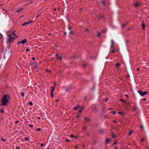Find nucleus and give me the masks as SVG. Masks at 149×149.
Returning a JSON list of instances; mask_svg holds the SVG:
<instances>
[{"label": "nucleus", "instance_id": "obj_1", "mask_svg": "<svg viewBox=\"0 0 149 149\" xmlns=\"http://www.w3.org/2000/svg\"><path fill=\"white\" fill-rule=\"evenodd\" d=\"M8 95L7 94H5L3 95V98L1 100L2 102L1 104V105H3L4 106H6L7 105V104L8 101Z\"/></svg>", "mask_w": 149, "mask_h": 149}, {"label": "nucleus", "instance_id": "obj_2", "mask_svg": "<svg viewBox=\"0 0 149 149\" xmlns=\"http://www.w3.org/2000/svg\"><path fill=\"white\" fill-rule=\"evenodd\" d=\"M8 41L9 43L12 42L15 38H17L12 36V35L11 34H8Z\"/></svg>", "mask_w": 149, "mask_h": 149}, {"label": "nucleus", "instance_id": "obj_3", "mask_svg": "<svg viewBox=\"0 0 149 149\" xmlns=\"http://www.w3.org/2000/svg\"><path fill=\"white\" fill-rule=\"evenodd\" d=\"M138 93H139L141 96H143L144 95H145L147 94L148 93L146 92V91H144L143 92L142 91H138Z\"/></svg>", "mask_w": 149, "mask_h": 149}, {"label": "nucleus", "instance_id": "obj_4", "mask_svg": "<svg viewBox=\"0 0 149 149\" xmlns=\"http://www.w3.org/2000/svg\"><path fill=\"white\" fill-rule=\"evenodd\" d=\"M32 22V21H31V20H29L27 22H25L23 24H22V25L24 26L26 25L27 24H30Z\"/></svg>", "mask_w": 149, "mask_h": 149}, {"label": "nucleus", "instance_id": "obj_5", "mask_svg": "<svg viewBox=\"0 0 149 149\" xmlns=\"http://www.w3.org/2000/svg\"><path fill=\"white\" fill-rule=\"evenodd\" d=\"M26 42V40L25 39H24L23 40L21 41H19L17 42V44H18L20 43H22L23 44H25Z\"/></svg>", "mask_w": 149, "mask_h": 149}, {"label": "nucleus", "instance_id": "obj_6", "mask_svg": "<svg viewBox=\"0 0 149 149\" xmlns=\"http://www.w3.org/2000/svg\"><path fill=\"white\" fill-rule=\"evenodd\" d=\"M141 5L140 3L139 2H137L136 3L134 4L133 6L135 7H136L140 6Z\"/></svg>", "mask_w": 149, "mask_h": 149}, {"label": "nucleus", "instance_id": "obj_7", "mask_svg": "<svg viewBox=\"0 0 149 149\" xmlns=\"http://www.w3.org/2000/svg\"><path fill=\"white\" fill-rule=\"evenodd\" d=\"M142 27L143 30H144L146 28V25L145 24L143 23V21L142 22Z\"/></svg>", "mask_w": 149, "mask_h": 149}, {"label": "nucleus", "instance_id": "obj_8", "mask_svg": "<svg viewBox=\"0 0 149 149\" xmlns=\"http://www.w3.org/2000/svg\"><path fill=\"white\" fill-rule=\"evenodd\" d=\"M56 56L60 60V61L62 60V58L61 56L59 54H57L56 55Z\"/></svg>", "mask_w": 149, "mask_h": 149}, {"label": "nucleus", "instance_id": "obj_9", "mask_svg": "<svg viewBox=\"0 0 149 149\" xmlns=\"http://www.w3.org/2000/svg\"><path fill=\"white\" fill-rule=\"evenodd\" d=\"M111 141V139L109 138H107L106 140V143L107 144L110 142Z\"/></svg>", "mask_w": 149, "mask_h": 149}, {"label": "nucleus", "instance_id": "obj_10", "mask_svg": "<svg viewBox=\"0 0 149 149\" xmlns=\"http://www.w3.org/2000/svg\"><path fill=\"white\" fill-rule=\"evenodd\" d=\"M80 108V109L78 111L79 113H81V112L84 109V108L82 107H81Z\"/></svg>", "mask_w": 149, "mask_h": 149}, {"label": "nucleus", "instance_id": "obj_11", "mask_svg": "<svg viewBox=\"0 0 149 149\" xmlns=\"http://www.w3.org/2000/svg\"><path fill=\"white\" fill-rule=\"evenodd\" d=\"M12 36L15 37L16 38H17L18 37V36L17 35H16L15 34V33H14V32H13L12 33Z\"/></svg>", "mask_w": 149, "mask_h": 149}, {"label": "nucleus", "instance_id": "obj_12", "mask_svg": "<svg viewBox=\"0 0 149 149\" xmlns=\"http://www.w3.org/2000/svg\"><path fill=\"white\" fill-rule=\"evenodd\" d=\"M51 92L53 93L54 89V87H51Z\"/></svg>", "mask_w": 149, "mask_h": 149}, {"label": "nucleus", "instance_id": "obj_13", "mask_svg": "<svg viewBox=\"0 0 149 149\" xmlns=\"http://www.w3.org/2000/svg\"><path fill=\"white\" fill-rule=\"evenodd\" d=\"M121 64L120 63H117L115 65L116 67H118Z\"/></svg>", "mask_w": 149, "mask_h": 149}, {"label": "nucleus", "instance_id": "obj_14", "mask_svg": "<svg viewBox=\"0 0 149 149\" xmlns=\"http://www.w3.org/2000/svg\"><path fill=\"white\" fill-rule=\"evenodd\" d=\"M84 120L86 121H87V122H88V121H90V119H89V118H88V117H85L84 118Z\"/></svg>", "mask_w": 149, "mask_h": 149}, {"label": "nucleus", "instance_id": "obj_15", "mask_svg": "<svg viewBox=\"0 0 149 149\" xmlns=\"http://www.w3.org/2000/svg\"><path fill=\"white\" fill-rule=\"evenodd\" d=\"M132 132H133L132 130H131L130 131L129 133V134H128L130 136L131 135V134H132Z\"/></svg>", "mask_w": 149, "mask_h": 149}, {"label": "nucleus", "instance_id": "obj_16", "mask_svg": "<svg viewBox=\"0 0 149 149\" xmlns=\"http://www.w3.org/2000/svg\"><path fill=\"white\" fill-rule=\"evenodd\" d=\"M41 130V129L40 128H39L38 129H36L35 130V131L36 132H38L40 131Z\"/></svg>", "mask_w": 149, "mask_h": 149}, {"label": "nucleus", "instance_id": "obj_17", "mask_svg": "<svg viewBox=\"0 0 149 149\" xmlns=\"http://www.w3.org/2000/svg\"><path fill=\"white\" fill-rule=\"evenodd\" d=\"M111 113L112 114H114L116 113V112L115 111H112L111 112Z\"/></svg>", "mask_w": 149, "mask_h": 149}, {"label": "nucleus", "instance_id": "obj_18", "mask_svg": "<svg viewBox=\"0 0 149 149\" xmlns=\"http://www.w3.org/2000/svg\"><path fill=\"white\" fill-rule=\"evenodd\" d=\"M114 41H113V40H111V45H112V46H113V45H114Z\"/></svg>", "mask_w": 149, "mask_h": 149}, {"label": "nucleus", "instance_id": "obj_19", "mask_svg": "<svg viewBox=\"0 0 149 149\" xmlns=\"http://www.w3.org/2000/svg\"><path fill=\"white\" fill-rule=\"evenodd\" d=\"M78 107H79L78 106H77L76 107H74L73 109L74 110H76L77 109V108H78Z\"/></svg>", "mask_w": 149, "mask_h": 149}, {"label": "nucleus", "instance_id": "obj_20", "mask_svg": "<svg viewBox=\"0 0 149 149\" xmlns=\"http://www.w3.org/2000/svg\"><path fill=\"white\" fill-rule=\"evenodd\" d=\"M45 71L48 73H50L51 72L50 70H48L47 69L45 70Z\"/></svg>", "mask_w": 149, "mask_h": 149}, {"label": "nucleus", "instance_id": "obj_21", "mask_svg": "<svg viewBox=\"0 0 149 149\" xmlns=\"http://www.w3.org/2000/svg\"><path fill=\"white\" fill-rule=\"evenodd\" d=\"M70 137H75V138H77V137L76 136H74L72 134H70Z\"/></svg>", "mask_w": 149, "mask_h": 149}, {"label": "nucleus", "instance_id": "obj_22", "mask_svg": "<svg viewBox=\"0 0 149 149\" xmlns=\"http://www.w3.org/2000/svg\"><path fill=\"white\" fill-rule=\"evenodd\" d=\"M24 139L26 141H28L29 140V139L27 137H25Z\"/></svg>", "mask_w": 149, "mask_h": 149}, {"label": "nucleus", "instance_id": "obj_23", "mask_svg": "<svg viewBox=\"0 0 149 149\" xmlns=\"http://www.w3.org/2000/svg\"><path fill=\"white\" fill-rule=\"evenodd\" d=\"M101 3H102V5L103 6H105V4H104V2L103 1H101Z\"/></svg>", "mask_w": 149, "mask_h": 149}, {"label": "nucleus", "instance_id": "obj_24", "mask_svg": "<svg viewBox=\"0 0 149 149\" xmlns=\"http://www.w3.org/2000/svg\"><path fill=\"white\" fill-rule=\"evenodd\" d=\"M51 96L52 97H54L53 93L51 92Z\"/></svg>", "mask_w": 149, "mask_h": 149}, {"label": "nucleus", "instance_id": "obj_25", "mask_svg": "<svg viewBox=\"0 0 149 149\" xmlns=\"http://www.w3.org/2000/svg\"><path fill=\"white\" fill-rule=\"evenodd\" d=\"M29 104L31 106H32L33 105V104L32 102H29Z\"/></svg>", "mask_w": 149, "mask_h": 149}, {"label": "nucleus", "instance_id": "obj_26", "mask_svg": "<svg viewBox=\"0 0 149 149\" xmlns=\"http://www.w3.org/2000/svg\"><path fill=\"white\" fill-rule=\"evenodd\" d=\"M118 114H120L122 116H123V113L122 112H118Z\"/></svg>", "mask_w": 149, "mask_h": 149}, {"label": "nucleus", "instance_id": "obj_27", "mask_svg": "<svg viewBox=\"0 0 149 149\" xmlns=\"http://www.w3.org/2000/svg\"><path fill=\"white\" fill-rule=\"evenodd\" d=\"M1 140L3 141H6L5 139L3 138H2L1 139Z\"/></svg>", "mask_w": 149, "mask_h": 149}, {"label": "nucleus", "instance_id": "obj_28", "mask_svg": "<svg viewBox=\"0 0 149 149\" xmlns=\"http://www.w3.org/2000/svg\"><path fill=\"white\" fill-rule=\"evenodd\" d=\"M21 95L22 96V97H24V93L23 92L21 93Z\"/></svg>", "mask_w": 149, "mask_h": 149}, {"label": "nucleus", "instance_id": "obj_29", "mask_svg": "<svg viewBox=\"0 0 149 149\" xmlns=\"http://www.w3.org/2000/svg\"><path fill=\"white\" fill-rule=\"evenodd\" d=\"M34 64H35V65H34V67L36 68H37V65H36V63H35V62H34Z\"/></svg>", "mask_w": 149, "mask_h": 149}, {"label": "nucleus", "instance_id": "obj_30", "mask_svg": "<svg viewBox=\"0 0 149 149\" xmlns=\"http://www.w3.org/2000/svg\"><path fill=\"white\" fill-rule=\"evenodd\" d=\"M69 33L70 34H73V32L72 31H70V32H69Z\"/></svg>", "mask_w": 149, "mask_h": 149}, {"label": "nucleus", "instance_id": "obj_31", "mask_svg": "<svg viewBox=\"0 0 149 149\" xmlns=\"http://www.w3.org/2000/svg\"><path fill=\"white\" fill-rule=\"evenodd\" d=\"M117 143V141H115L113 143L112 146H113L115 144H116Z\"/></svg>", "mask_w": 149, "mask_h": 149}, {"label": "nucleus", "instance_id": "obj_32", "mask_svg": "<svg viewBox=\"0 0 149 149\" xmlns=\"http://www.w3.org/2000/svg\"><path fill=\"white\" fill-rule=\"evenodd\" d=\"M72 27L71 26H70L68 27V29L69 30H70V29H72Z\"/></svg>", "mask_w": 149, "mask_h": 149}, {"label": "nucleus", "instance_id": "obj_33", "mask_svg": "<svg viewBox=\"0 0 149 149\" xmlns=\"http://www.w3.org/2000/svg\"><path fill=\"white\" fill-rule=\"evenodd\" d=\"M2 34L1 33H0V39L1 38H2Z\"/></svg>", "mask_w": 149, "mask_h": 149}, {"label": "nucleus", "instance_id": "obj_34", "mask_svg": "<svg viewBox=\"0 0 149 149\" xmlns=\"http://www.w3.org/2000/svg\"><path fill=\"white\" fill-rule=\"evenodd\" d=\"M29 126L32 127H33V125H31L29 124L28 125Z\"/></svg>", "mask_w": 149, "mask_h": 149}, {"label": "nucleus", "instance_id": "obj_35", "mask_svg": "<svg viewBox=\"0 0 149 149\" xmlns=\"http://www.w3.org/2000/svg\"><path fill=\"white\" fill-rule=\"evenodd\" d=\"M111 48H113L114 49V47L113 45V46H112V45H111Z\"/></svg>", "mask_w": 149, "mask_h": 149}, {"label": "nucleus", "instance_id": "obj_36", "mask_svg": "<svg viewBox=\"0 0 149 149\" xmlns=\"http://www.w3.org/2000/svg\"><path fill=\"white\" fill-rule=\"evenodd\" d=\"M111 52L112 53H114V52H115V51L114 50H114H112L111 51Z\"/></svg>", "mask_w": 149, "mask_h": 149}, {"label": "nucleus", "instance_id": "obj_37", "mask_svg": "<svg viewBox=\"0 0 149 149\" xmlns=\"http://www.w3.org/2000/svg\"><path fill=\"white\" fill-rule=\"evenodd\" d=\"M127 25V24H123V27H125V26L126 25Z\"/></svg>", "mask_w": 149, "mask_h": 149}, {"label": "nucleus", "instance_id": "obj_38", "mask_svg": "<svg viewBox=\"0 0 149 149\" xmlns=\"http://www.w3.org/2000/svg\"><path fill=\"white\" fill-rule=\"evenodd\" d=\"M101 35V34L100 33H98L97 34V36H100Z\"/></svg>", "mask_w": 149, "mask_h": 149}, {"label": "nucleus", "instance_id": "obj_39", "mask_svg": "<svg viewBox=\"0 0 149 149\" xmlns=\"http://www.w3.org/2000/svg\"><path fill=\"white\" fill-rule=\"evenodd\" d=\"M40 145L42 146H44V143H41L40 144Z\"/></svg>", "mask_w": 149, "mask_h": 149}, {"label": "nucleus", "instance_id": "obj_40", "mask_svg": "<svg viewBox=\"0 0 149 149\" xmlns=\"http://www.w3.org/2000/svg\"><path fill=\"white\" fill-rule=\"evenodd\" d=\"M65 141H70V140L69 139H66L65 140Z\"/></svg>", "mask_w": 149, "mask_h": 149}, {"label": "nucleus", "instance_id": "obj_41", "mask_svg": "<svg viewBox=\"0 0 149 149\" xmlns=\"http://www.w3.org/2000/svg\"><path fill=\"white\" fill-rule=\"evenodd\" d=\"M108 109L109 110H112L113 109L112 108H109V109Z\"/></svg>", "mask_w": 149, "mask_h": 149}, {"label": "nucleus", "instance_id": "obj_42", "mask_svg": "<svg viewBox=\"0 0 149 149\" xmlns=\"http://www.w3.org/2000/svg\"><path fill=\"white\" fill-rule=\"evenodd\" d=\"M107 31V30H103L102 31V32H106Z\"/></svg>", "mask_w": 149, "mask_h": 149}, {"label": "nucleus", "instance_id": "obj_43", "mask_svg": "<svg viewBox=\"0 0 149 149\" xmlns=\"http://www.w3.org/2000/svg\"><path fill=\"white\" fill-rule=\"evenodd\" d=\"M34 64V62L33 63H31L30 64V65H32Z\"/></svg>", "mask_w": 149, "mask_h": 149}, {"label": "nucleus", "instance_id": "obj_44", "mask_svg": "<svg viewBox=\"0 0 149 149\" xmlns=\"http://www.w3.org/2000/svg\"><path fill=\"white\" fill-rule=\"evenodd\" d=\"M20 148V147H17L16 148V149H19Z\"/></svg>", "mask_w": 149, "mask_h": 149}, {"label": "nucleus", "instance_id": "obj_45", "mask_svg": "<svg viewBox=\"0 0 149 149\" xmlns=\"http://www.w3.org/2000/svg\"><path fill=\"white\" fill-rule=\"evenodd\" d=\"M1 113H3V110H1Z\"/></svg>", "mask_w": 149, "mask_h": 149}, {"label": "nucleus", "instance_id": "obj_46", "mask_svg": "<svg viewBox=\"0 0 149 149\" xmlns=\"http://www.w3.org/2000/svg\"><path fill=\"white\" fill-rule=\"evenodd\" d=\"M85 31H88V29L87 28H86Z\"/></svg>", "mask_w": 149, "mask_h": 149}, {"label": "nucleus", "instance_id": "obj_47", "mask_svg": "<svg viewBox=\"0 0 149 149\" xmlns=\"http://www.w3.org/2000/svg\"><path fill=\"white\" fill-rule=\"evenodd\" d=\"M120 100L121 101H122L123 102H125V101L124 100H123L122 99H120Z\"/></svg>", "mask_w": 149, "mask_h": 149}, {"label": "nucleus", "instance_id": "obj_48", "mask_svg": "<svg viewBox=\"0 0 149 149\" xmlns=\"http://www.w3.org/2000/svg\"><path fill=\"white\" fill-rule=\"evenodd\" d=\"M29 49L27 48V49H26V51H27H27H29Z\"/></svg>", "mask_w": 149, "mask_h": 149}, {"label": "nucleus", "instance_id": "obj_49", "mask_svg": "<svg viewBox=\"0 0 149 149\" xmlns=\"http://www.w3.org/2000/svg\"><path fill=\"white\" fill-rule=\"evenodd\" d=\"M69 89L68 88H66L65 90V91L66 92H67L68 91Z\"/></svg>", "mask_w": 149, "mask_h": 149}, {"label": "nucleus", "instance_id": "obj_50", "mask_svg": "<svg viewBox=\"0 0 149 149\" xmlns=\"http://www.w3.org/2000/svg\"><path fill=\"white\" fill-rule=\"evenodd\" d=\"M144 140V139H141V141H143Z\"/></svg>", "mask_w": 149, "mask_h": 149}, {"label": "nucleus", "instance_id": "obj_51", "mask_svg": "<svg viewBox=\"0 0 149 149\" xmlns=\"http://www.w3.org/2000/svg\"><path fill=\"white\" fill-rule=\"evenodd\" d=\"M56 83L55 82H54V87H55L56 86Z\"/></svg>", "mask_w": 149, "mask_h": 149}, {"label": "nucleus", "instance_id": "obj_52", "mask_svg": "<svg viewBox=\"0 0 149 149\" xmlns=\"http://www.w3.org/2000/svg\"><path fill=\"white\" fill-rule=\"evenodd\" d=\"M113 122L114 123H117V122L116 121H114V120H113Z\"/></svg>", "mask_w": 149, "mask_h": 149}, {"label": "nucleus", "instance_id": "obj_53", "mask_svg": "<svg viewBox=\"0 0 149 149\" xmlns=\"http://www.w3.org/2000/svg\"><path fill=\"white\" fill-rule=\"evenodd\" d=\"M32 59L33 60H34L35 59V58L34 57H32Z\"/></svg>", "mask_w": 149, "mask_h": 149}, {"label": "nucleus", "instance_id": "obj_54", "mask_svg": "<svg viewBox=\"0 0 149 149\" xmlns=\"http://www.w3.org/2000/svg\"><path fill=\"white\" fill-rule=\"evenodd\" d=\"M136 109H137V108H135L134 109V111H135V110H136Z\"/></svg>", "mask_w": 149, "mask_h": 149}, {"label": "nucleus", "instance_id": "obj_55", "mask_svg": "<svg viewBox=\"0 0 149 149\" xmlns=\"http://www.w3.org/2000/svg\"><path fill=\"white\" fill-rule=\"evenodd\" d=\"M79 117V115H77V116H76V117H77V118H78V117Z\"/></svg>", "mask_w": 149, "mask_h": 149}, {"label": "nucleus", "instance_id": "obj_56", "mask_svg": "<svg viewBox=\"0 0 149 149\" xmlns=\"http://www.w3.org/2000/svg\"><path fill=\"white\" fill-rule=\"evenodd\" d=\"M107 100H108V99L107 98H106L105 100V102H107Z\"/></svg>", "mask_w": 149, "mask_h": 149}, {"label": "nucleus", "instance_id": "obj_57", "mask_svg": "<svg viewBox=\"0 0 149 149\" xmlns=\"http://www.w3.org/2000/svg\"><path fill=\"white\" fill-rule=\"evenodd\" d=\"M37 118L39 120H40V117H38Z\"/></svg>", "mask_w": 149, "mask_h": 149}, {"label": "nucleus", "instance_id": "obj_58", "mask_svg": "<svg viewBox=\"0 0 149 149\" xmlns=\"http://www.w3.org/2000/svg\"><path fill=\"white\" fill-rule=\"evenodd\" d=\"M125 96L127 97H128V95H125Z\"/></svg>", "mask_w": 149, "mask_h": 149}, {"label": "nucleus", "instance_id": "obj_59", "mask_svg": "<svg viewBox=\"0 0 149 149\" xmlns=\"http://www.w3.org/2000/svg\"><path fill=\"white\" fill-rule=\"evenodd\" d=\"M18 123V121H15V123Z\"/></svg>", "mask_w": 149, "mask_h": 149}, {"label": "nucleus", "instance_id": "obj_60", "mask_svg": "<svg viewBox=\"0 0 149 149\" xmlns=\"http://www.w3.org/2000/svg\"><path fill=\"white\" fill-rule=\"evenodd\" d=\"M74 148H77V146H75L74 147Z\"/></svg>", "mask_w": 149, "mask_h": 149}, {"label": "nucleus", "instance_id": "obj_61", "mask_svg": "<svg viewBox=\"0 0 149 149\" xmlns=\"http://www.w3.org/2000/svg\"><path fill=\"white\" fill-rule=\"evenodd\" d=\"M19 10H17L16 12H19Z\"/></svg>", "mask_w": 149, "mask_h": 149}, {"label": "nucleus", "instance_id": "obj_62", "mask_svg": "<svg viewBox=\"0 0 149 149\" xmlns=\"http://www.w3.org/2000/svg\"><path fill=\"white\" fill-rule=\"evenodd\" d=\"M58 101V100H56V102H57Z\"/></svg>", "mask_w": 149, "mask_h": 149}, {"label": "nucleus", "instance_id": "obj_63", "mask_svg": "<svg viewBox=\"0 0 149 149\" xmlns=\"http://www.w3.org/2000/svg\"><path fill=\"white\" fill-rule=\"evenodd\" d=\"M143 100H146V99L145 98H143Z\"/></svg>", "mask_w": 149, "mask_h": 149}, {"label": "nucleus", "instance_id": "obj_64", "mask_svg": "<svg viewBox=\"0 0 149 149\" xmlns=\"http://www.w3.org/2000/svg\"><path fill=\"white\" fill-rule=\"evenodd\" d=\"M86 97H84V100H85L86 99Z\"/></svg>", "mask_w": 149, "mask_h": 149}]
</instances>
